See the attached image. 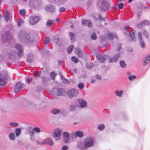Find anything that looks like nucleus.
I'll use <instances>...</instances> for the list:
<instances>
[{
    "mask_svg": "<svg viewBox=\"0 0 150 150\" xmlns=\"http://www.w3.org/2000/svg\"><path fill=\"white\" fill-rule=\"evenodd\" d=\"M79 106L81 108H85L87 107V103L83 99H79L78 100Z\"/></svg>",
    "mask_w": 150,
    "mask_h": 150,
    "instance_id": "14",
    "label": "nucleus"
},
{
    "mask_svg": "<svg viewBox=\"0 0 150 150\" xmlns=\"http://www.w3.org/2000/svg\"><path fill=\"white\" fill-rule=\"evenodd\" d=\"M60 76L61 78L64 83L67 84H69V82L68 80L65 79L61 74H60Z\"/></svg>",
    "mask_w": 150,
    "mask_h": 150,
    "instance_id": "32",
    "label": "nucleus"
},
{
    "mask_svg": "<svg viewBox=\"0 0 150 150\" xmlns=\"http://www.w3.org/2000/svg\"><path fill=\"white\" fill-rule=\"evenodd\" d=\"M75 52L79 57L82 58L83 56V53L79 48L75 49Z\"/></svg>",
    "mask_w": 150,
    "mask_h": 150,
    "instance_id": "23",
    "label": "nucleus"
},
{
    "mask_svg": "<svg viewBox=\"0 0 150 150\" xmlns=\"http://www.w3.org/2000/svg\"><path fill=\"white\" fill-rule=\"evenodd\" d=\"M81 23L82 25H86L89 27L92 26V24L90 21L88 20H83Z\"/></svg>",
    "mask_w": 150,
    "mask_h": 150,
    "instance_id": "21",
    "label": "nucleus"
},
{
    "mask_svg": "<svg viewBox=\"0 0 150 150\" xmlns=\"http://www.w3.org/2000/svg\"><path fill=\"white\" fill-rule=\"evenodd\" d=\"M77 148L80 150H85L86 149L85 144L83 142L80 141L78 143Z\"/></svg>",
    "mask_w": 150,
    "mask_h": 150,
    "instance_id": "19",
    "label": "nucleus"
},
{
    "mask_svg": "<svg viewBox=\"0 0 150 150\" xmlns=\"http://www.w3.org/2000/svg\"><path fill=\"white\" fill-rule=\"evenodd\" d=\"M123 91L122 90L119 91L116 90L115 91V95L118 96L120 97L122 96L123 94Z\"/></svg>",
    "mask_w": 150,
    "mask_h": 150,
    "instance_id": "29",
    "label": "nucleus"
},
{
    "mask_svg": "<svg viewBox=\"0 0 150 150\" xmlns=\"http://www.w3.org/2000/svg\"><path fill=\"white\" fill-rule=\"evenodd\" d=\"M34 131L37 133H39L40 132V129L38 127H35L33 129L31 127H29L28 128V132L30 137L31 141L33 142H35V141Z\"/></svg>",
    "mask_w": 150,
    "mask_h": 150,
    "instance_id": "3",
    "label": "nucleus"
},
{
    "mask_svg": "<svg viewBox=\"0 0 150 150\" xmlns=\"http://www.w3.org/2000/svg\"><path fill=\"white\" fill-rule=\"evenodd\" d=\"M105 125L103 124H101L98 125L97 128L100 131H103L105 128Z\"/></svg>",
    "mask_w": 150,
    "mask_h": 150,
    "instance_id": "34",
    "label": "nucleus"
},
{
    "mask_svg": "<svg viewBox=\"0 0 150 150\" xmlns=\"http://www.w3.org/2000/svg\"><path fill=\"white\" fill-rule=\"evenodd\" d=\"M93 64L91 63H89L87 64V68L90 69L93 67Z\"/></svg>",
    "mask_w": 150,
    "mask_h": 150,
    "instance_id": "52",
    "label": "nucleus"
},
{
    "mask_svg": "<svg viewBox=\"0 0 150 150\" xmlns=\"http://www.w3.org/2000/svg\"><path fill=\"white\" fill-rule=\"evenodd\" d=\"M50 40L48 37L46 38L44 40V42L45 44H48L50 43Z\"/></svg>",
    "mask_w": 150,
    "mask_h": 150,
    "instance_id": "49",
    "label": "nucleus"
},
{
    "mask_svg": "<svg viewBox=\"0 0 150 150\" xmlns=\"http://www.w3.org/2000/svg\"><path fill=\"white\" fill-rule=\"evenodd\" d=\"M20 14L21 15H23L25 14V11L24 9H22L20 11Z\"/></svg>",
    "mask_w": 150,
    "mask_h": 150,
    "instance_id": "55",
    "label": "nucleus"
},
{
    "mask_svg": "<svg viewBox=\"0 0 150 150\" xmlns=\"http://www.w3.org/2000/svg\"><path fill=\"white\" fill-rule=\"evenodd\" d=\"M121 45L120 44H119L118 45V48L117 49V50L118 52V53L115 55L111 57L109 60L110 63H112L117 62L119 58L120 57V55L122 54L123 51L121 47Z\"/></svg>",
    "mask_w": 150,
    "mask_h": 150,
    "instance_id": "2",
    "label": "nucleus"
},
{
    "mask_svg": "<svg viewBox=\"0 0 150 150\" xmlns=\"http://www.w3.org/2000/svg\"><path fill=\"white\" fill-rule=\"evenodd\" d=\"M68 147L66 146H63L62 147V150H67V149H68Z\"/></svg>",
    "mask_w": 150,
    "mask_h": 150,
    "instance_id": "62",
    "label": "nucleus"
},
{
    "mask_svg": "<svg viewBox=\"0 0 150 150\" xmlns=\"http://www.w3.org/2000/svg\"><path fill=\"white\" fill-rule=\"evenodd\" d=\"M71 60L75 63H76L78 61V59L75 56H73L71 58Z\"/></svg>",
    "mask_w": 150,
    "mask_h": 150,
    "instance_id": "44",
    "label": "nucleus"
},
{
    "mask_svg": "<svg viewBox=\"0 0 150 150\" xmlns=\"http://www.w3.org/2000/svg\"><path fill=\"white\" fill-rule=\"evenodd\" d=\"M69 34L71 42H74L75 41L74 34L72 32H70Z\"/></svg>",
    "mask_w": 150,
    "mask_h": 150,
    "instance_id": "27",
    "label": "nucleus"
},
{
    "mask_svg": "<svg viewBox=\"0 0 150 150\" xmlns=\"http://www.w3.org/2000/svg\"><path fill=\"white\" fill-rule=\"evenodd\" d=\"M108 36H109L110 38V40H112L113 39V37L114 36L115 38H117V36L115 34H114L113 35L111 33H108Z\"/></svg>",
    "mask_w": 150,
    "mask_h": 150,
    "instance_id": "38",
    "label": "nucleus"
},
{
    "mask_svg": "<svg viewBox=\"0 0 150 150\" xmlns=\"http://www.w3.org/2000/svg\"><path fill=\"white\" fill-rule=\"evenodd\" d=\"M48 79L47 77L46 76H43L42 77V79L43 81H46Z\"/></svg>",
    "mask_w": 150,
    "mask_h": 150,
    "instance_id": "58",
    "label": "nucleus"
},
{
    "mask_svg": "<svg viewBox=\"0 0 150 150\" xmlns=\"http://www.w3.org/2000/svg\"><path fill=\"white\" fill-rule=\"evenodd\" d=\"M91 38L93 40H95L96 39V35L95 33H93L92 34L91 36Z\"/></svg>",
    "mask_w": 150,
    "mask_h": 150,
    "instance_id": "50",
    "label": "nucleus"
},
{
    "mask_svg": "<svg viewBox=\"0 0 150 150\" xmlns=\"http://www.w3.org/2000/svg\"><path fill=\"white\" fill-rule=\"evenodd\" d=\"M141 14L142 12H139L137 13V16L138 18L141 16Z\"/></svg>",
    "mask_w": 150,
    "mask_h": 150,
    "instance_id": "63",
    "label": "nucleus"
},
{
    "mask_svg": "<svg viewBox=\"0 0 150 150\" xmlns=\"http://www.w3.org/2000/svg\"><path fill=\"white\" fill-rule=\"evenodd\" d=\"M62 130L60 129H55L54 131L53 137L55 138V140H57L60 138Z\"/></svg>",
    "mask_w": 150,
    "mask_h": 150,
    "instance_id": "12",
    "label": "nucleus"
},
{
    "mask_svg": "<svg viewBox=\"0 0 150 150\" xmlns=\"http://www.w3.org/2000/svg\"><path fill=\"white\" fill-rule=\"evenodd\" d=\"M23 88V84L20 82L17 83L15 86L14 91L15 93L19 91Z\"/></svg>",
    "mask_w": 150,
    "mask_h": 150,
    "instance_id": "15",
    "label": "nucleus"
},
{
    "mask_svg": "<svg viewBox=\"0 0 150 150\" xmlns=\"http://www.w3.org/2000/svg\"><path fill=\"white\" fill-rule=\"evenodd\" d=\"M33 74L35 77H39L40 76V74L38 71H35L34 72Z\"/></svg>",
    "mask_w": 150,
    "mask_h": 150,
    "instance_id": "54",
    "label": "nucleus"
},
{
    "mask_svg": "<svg viewBox=\"0 0 150 150\" xmlns=\"http://www.w3.org/2000/svg\"><path fill=\"white\" fill-rule=\"evenodd\" d=\"M98 18L100 20H103V19L102 18L101 16L100 15L99 16Z\"/></svg>",
    "mask_w": 150,
    "mask_h": 150,
    "instance_id": "64",
    "label": "nucleus"
},
{
    "mask_svg": "<svg viewBox=\"0 0 150 150\" xmlns=\"http://www.w3.org/2000/svg\"><path fill=\"white\" fill-rule=\"evenodd\" d=\"M33 58V55L31 53H29L28 55L27 61L29 62H31Z\"/></svg>",
    "mask_w": 150,
    "mask_h": 150,
    "instance_id": "28",
    "label": "nucleus"
},
{
    "mask_svg": "<svg viewBox=\"0 0 150 150\" xmlns=\"http://www.w3.org/2000/svg\"><path fill=\"white\" fill-rule=\"evenodd\" d=\"M76 106V104L71 105L69 107V110L71 111H74L75 110Z\"/></svg>",
    "mask_w": 150,
    "mask_h": 150,
    "instance_id": "30",
    "label": "nucleus"
},
{
    "mask_svg": "<svg viewBox=\"0 0 150 150\" xmlns=\"http://www.w3.org/2000/svg\"><path fill=\"white\" fill-rule=\"evenodd\" d=\"M65 8L64 7H61L59 9L60 12H62L65 11Z\"/></svg>",
    "mask_w": 150,
    "mask_h": 150,
    "instance_id": "61",
    "label": "nucleus"
},
{
    "mask_svg": "<svg viewBox=\"0 0 150 150\" xmlns=\"http://www.w3.org/2000/svg\"><path fill=\"white\" fill-rule=\"evenodd\" d=\"M129 35L130 38L133 41H135L136 39L135 35L134 32L130 31L129 32Z\"/></svg>",
    "mask_w": 150,
    "mask_h": 150,
    "instance_id": "31",
    "label": "nucleus"
},
{
    "mask_svg": "<svg viewBox=\"0 0 150 150\" xmlns=\"http://www.w3.org/2000/svg\"><path fill=\"white\" fill-rule=\"evenodd\" d=\"M8 78V76L7 71H4L0 73V85L4 86Z\"/></svg>",
    "mask_w": 150,
    "mask_h": 150,
    "instance_id": "4",
    "label": "nucleus"
},
{
    "mask_svg": "<svg viewBox=\"0 0 150 150\" xmlns=\"http://www.w3.org/2000/svg\"><path fill=\"white\" fill-rule=\"evenodd\" d=\"M136 78V76L134 75L130 76H129L128 78L130 81H132L135 79Z\"/></svg>",
    "mask_w": 150,
    "mask_h": 150,
    "instance_id": "48",
    "label": "nucleus"
},
{
    "mask_svg": "<svg viewBox=\"0 0 150 150\" xmlns=\"http://www.w3.org/2000/svg\"><path fill=\"white\" fill-rule=\"evenodd\" d=\"M11 34L9 31L5 32L2 36V40L4 42L10 41L11 38Z\"/></svg>",
    "mask_w": 150,
    "mask_h": 150,
    "instance_id": "5",
    "label": "nucleus"
},
{
    "mask_svg": "<svg viewBox=\"0 0 150 150\" xmlns=\"http://www.w3.org/2000/svg\"><path fill=\"white\" fill-rule=\"evenodd\" d=\"M40 18L38 16H33L30 17L29 22L30 24L34 25L36 24L40 20Z\"/></svg>",
    "mask_w": 150,
    "mask_h": 150,
    "instance_id": "10",
    "label": "nucleus"
},
{
    "mask_svg": "<svg viewBox=\"0 0 150 150\" xmlns=\"http://www.w3.org/2000/svg\"><path fill=\"white\" fill-rule=\"evenodd\" d=\"M79 91L78 90L75 89H71L69 90L67 92L68 96L70 98L77 96Z\"/></svg>",
    "mask_w": 150,
    "mask_h": 150,
    "instance_id": "11",
    "label": "nucleus"
},
{
    "mask_svg": "<svg viewBox=\"0 0 150 150\" xmlns=\"http://www.w3.org/2000/svg\"><path fill=\"white\" fill-rule=\"evenodd\" d=\"M37 0H30L29 2V5L30 7H33L37 4Z\"/></svg>",
    "mask_w": 150,
    "mask_h": 150,
    "instance_id": "25",
    "label": "nucleus"
},
{
    "mask_svg": "<svg viewBox=\"0 0 150 150\" xmlns=\"http://www.w3.org/2000/svg\"><path fill=\"white\" fill-rule=\"evenodd\" d=\"M54 41L56 43H57L59 41V38L57 35H55L53 37Z\"/></svg>",
    "mask_w": 150,
    "mask_h": 150,
    "instance_id": "46",
    "label": "nucleus"
},
{
    "mask_svg": "<svg viewBox=\"0 0 150 150\" xmlns=\"http://www.w3.org/2000/svg\"><path fill=\"white\" fill-rule=\"evenodd\" d=\"M136 27L138 28H141L143 26L142 24V22L139 24H138L136 25Z\"/></svg>",
    "mask_w": 150,
    "mask_h": 150,
    "instance_id": "57",
    "label": "nucleus"
},
{
    "mask_svg": "<svg viewBox=\"0 0 150 150\" xmlns=\"http://www.w3.org/2000/svg\"><path fill=\"white\" fill-rule=\"evenodd\" d=\"M100 38L102 40H104L106 39V37L104 35H101L100 36Z\"/></svg>",
    "mask_w": 150,
    "mask_h": 150,
    "instance_id": "59",
    "label": "nucleus"
},
{
    "mask_svg": "<svg viewBox=\"0 0 150 150\" xmlns=\"http://www.w3.org/2000/svg\"><path fill=\"white\" fill-rule=\"evenodd\" d=\"M18 37L20 40L23 41L26 43L31 42L34 40L33 37H31L30 34L23 31L19 32Z\"/></svg>",
    "mask_w": 150,
    "mask_h": 150,
    "instance_id": "1",
    "label": "nucleus"
},
{
    "mask_svg": "<svg viewBox=\"0 0 150 150\" xmlns=\"http://www.w3.org/2000/svg\"><path fill=\"white\" fill-rule=\"evenodd\" d=\"M73 48V45H71L69 46L67 49V51L69 53H70V52L72 51V50Z\"/></svg>",
    "mask_w": 150,
    "mask_h": 150,
    "instance_id": "51",
    "label": "nucleus"
},
{
    "mask_svg": "<svg viewBox=\"0 0 150 150\" xmlns=\"http://www.w3.org/2000/svg\"><path fill=\"white\" fill-rule=\"evenodd\" d=\"M60 112L61 114L64 116L66 115L67 114V110L64 109L60 110Z\"/></svg>",
    "mask_w": 150,
    "mask_h": 150,
    "instance_id": "42",
    "label": "nucleus"
},
{
    "mask_svg": "<svg viewBox=\"0 0 150 150\" xmlns=\"http://www.w3.org/2000/svg\"><path fill=\"white\" fill-rule=\"evenodd\" d=\"M60 110H58L57 109H53L52 111V113L54 114H57L60 113Z\"/></svg>",
    "mask_w": 150,
    "mask_h": 150,
    "instance_id": "36",
    "label": "nucleus"
},
{
    "mask_svg": "<svg viewBox=\"0 0 150 150\" xmlns=\"http://www.w3.org/2000/svg\"><path fill=\"white\" fill-rule=\"evenodd\" d=\"M150 62V55H148L146 57L144 61L143 65L145 66Z\"/></svg>",
    "mask_w": 150,
    "mask_h": 150,
    "instance_id": "26",
    "label": "nucleus"
},
{
    "mask_svg": "<svg viewBox=\"0 0 150 150\" xmlns=\"http://www.w3.org/2000/svg\"><path fill=\"white\" fill-rule=\"evenodd\" d=\"M56 75L57 74L55 73L54 72H52L50 74V77L52 79L54 80Z\"/></svg>",
    "mask_w": 150,
    "mask_h": 150,
    "instance_id": "40",
    "label": "nucleus"
},
{
    "mask_svg": "<svg viewBox=\"0 0 150 150\" xmlns=\"http://www.w3.org/2000/svg\"><path fill=\"white\" fill-rule=\"evenodd\" d=\"M138 37L140 46L142 48H145L146 47V45L142 39V34L141 33L139 32L138 33Z\"/></svg>",
    "mask_w": 150,
    "mask_h": 150,
    "instance_id": "16",
    "label": "nucleus"
},
{
    "mask_svg": "<svg viewBox=\"0 0 150 150\" xmlns=\"http://www.w3.org/2000/svg\"><path fill=\"white\" fill-rule=\"evenodd\" d=\"M96 57L98 60L100 62L103 63L105 60L107 56L105 55L103 56L100 54H98L97 55Z\"/></svg>",
    "mask_w": 150,
    "mask_h": 150,
    "instance_id": "20",
    "label": "nucleus"
},
{
    "mask_svg": "<svg viewBox=\"0 0 150 150\" xmlns=\"http://www.w3.org/2000/svg\"><path fill=\"white\" fill-rule=\"evenodd\" d=\"M10 126L13 127H17L18 125V124L16 122H11L9 123Z\"/></svg>",
    "mask_w": 150,
    "mask_h": 150,
    "instance_id": "39",
    "label": "nucleus"
},
{
    "mask_svg": "<svg viewBox=\"0 0 150 150\" xmlns=\"http://www.w3.org/2000/svg\"><path fill=\"white\" fill-rule=\"evenodd\" d=\"M96 77L97 79L99 80H100L101 79V76L99 75L98 74L96 75Z\"/></svg>",
    "mask_w": 150,
    "mask_h": 150,
    "instance_id": "60",
    "label": "nucleus"
},
{
    "mask_svg": "<svg viewBox=\"0 0 150 150\" xmlns=\"http://www.w3.org/2000/svg\"><path fill=\"white\" fill-rule=\"evenodd\" d=\"M15 48L18 52V55L20 57H22L23 54V47L20 44H18L15 45Z\"/></svg>",
    "mask_w": 150,
    "mask_h": 150,
    "instance_id": "9",
    "label": "nucleus"
},
{
    "mask_svg": "<svg viewBox=\"0 0 150 150\" xmlns=\"http://www.w3.org/2000/svg\"><path fill=\"white\" fill-rule=\"evenodd\" d=\"M98 3L99 7L102 10H106L109 7V4L106 1L100 0Z\"/></svg>",
    "mask_w": 150,
    "mask_h": 150,
    "instance_id": "6",
    "label": "nucleus"
},
{
    "mask_svg": "<svg viewBox=\"0 0 150 150\" xmlns=\"http://www.w3.org/2000/svg\"><path fill=\"white\" fill-rule=\"evenodd\" d=\"M64 141L65 143H68L69 140L70 134L69 133L65 132L63 134Z\"/></svg>",
    "mask_w": 150,
    "mask_h": 150,
    "instance_id": "17",
    "label": "nucleus"
},
{
    "mask_svg": "<svg viewBox=\"0 0 150 150\" xmlns=\"http://www.w3.org/2000/svg\"><path fill=\"white\" fill-rule=\"evenodd\" d=\"M23 21L22 19H19L18 22V25L19 27H20L22 24V23H23Z\"/></svg>",
    "mask_w": 150,
    "mask_h": 150,
    "instance_id": "47",
    "label": "nucleus"
},
{
    "mask_svg": "<svg viewBox=\"0 0 150 150\" xmlns=\"http://www.w3.org/2000/svg\"><path fill=\"white\" fill-rule=\"evenodd\" d=\"M120 66L122 68H124L126 67V65L125 62L123 60L121 61L120 62Z\"/></svg>",
    "mask_w": 150,
    "mask_h": 150,
    "instance_id": "37",
    "label": "nucleus"
},
{
    "mask_svg": "<svg viewBox=\"0 0 150 150\" xmlns=\"http://www.w3.org/2000/svg\"><path fill=\"white\" fill-rule=\"evenodd\" d=\"M143 26L149 25L150 24V22L146 20H144L142 22Z\"/></svg>",
    "mask_w": 150,
    "mask_h": 150,
    "instance_id": "43",
    "label": "nucleus"
},
{
    "mask_svg": "<svg viewBox=\"0 0 150 150\" xmlns=\"http://www.w3.org/2000/svg\"><path fill=\"white\" fill-rule=\"evenodd\" d=\"M52 93L57 96L64 95L66 93V91L62 88H54L52 90Z\"/></svg>",
    "mask_w": 150,
    "mask_h": 150,
    "instance_id": "7",
    "label": "nucleus"
},
{
    "mask_svg": "<svg viewBox=\"0 0 150 150\" xmlns=\"http://www.w3.org/2000/svg\"><path fill=\"white\" fill-rule=\"evenodd\" d=\"M124 6V4L122 3H120L118 5V8L120 9H122Z\"/></svg>",
    "mask_w": 150,
    "mask_h": 150,
    "instance_id": "56",
    "label": "nucleus"
},
{
    "mask_svg": "<svg viewBox=\"0 0 150 150\" xmlns=\"http://www.w3.org/2000/svg\"><path fill=\"white\" fill-rule=\"evenodd\" d=\"M84 86V84L82 83H81L79 84L78 85L79 88L80 89H82L83 88Z\"/></svg>",
    "mask_w": 150,
    "mask_h": 150,
    "instance_id": "53",
    "label": "nucleus"
},
{
    "mask_svg": "<svg viewBox=\"0 0 150 150\" xmlns=\"http://www.w3.org/2000/svg\"><path fill=\"white\" fill-rule=\"evenodd\" d=\"M4 18L5 19L6 22H7L9 19H11L12 17L9 14V11H7L4 15Z\"/></svg>",
    "mask_w": 150,
    "mask_h": 150,
    "instance_id": "24",
    "label": "nucleus"
},
{
    "mask_svg": "<svg viewBox=\"0 0 150 150\" xmlns=\"http://www.w3.org/2000/svg\"><path fill=\"white\" fill-rule=\"evenodd\" d=\"M45 9L46 11L51 12H54L55 10L54 7L53 6L50 5L47 6Z\"/></svg>",
    "mask_w": 150,
    "mask_h": 150,
    "instance_id": "22",
    "label": "nucleus"
},
{
    "mask_svg": "<svg viewBox=\"0 0 150 150\" xmlns=\"http://www.w3.org/2000/svg\"><path fill=\"white\" fill-rule=\"evenodd\" d=\"M85 144L86 148L90 147L94 144V140L91 137H87L85 140Z\"/></svg>",
    "mask_w": 150,
    "mask_h": 150,
    "instance_id": "8",
    "label": "nucleus"
},
{
    "mask_svg": "<svg viewBox=\"0 0 150 150\" xmlns=\"http://www.w3.org/2000/svg\"><path fill=\"white\" fill-rule=\"evenodd\" d=\"M83 136V134L82 131H78L76 132L72 133L71 134V137L74 139L77 136L79 137L80 138H82Z\"/></svg>",
    "mask_w": 150,
    "mask_h": 150,
    "instance_id": "13",
    "label": "nucleus"
},
{
    "mask_svg": "<svg viewBox=\"0 0 150 150\" xmlns=\"http://www.w3.org/2000/svg\"><path fill=\"white\" fill-rule=\"evenodd\" d=\"M21 132V129L20 128H17L15 129V134L16 137H18Z\"/></svg>",
    "mask_w": 150,
    "mask_h": 150,
    "instance_id": "33",
    "label": "nucleus"
},
{
    "mask_svg": "<svg viewBox=\"0 0 150 150\" xmlns=\"http://www.w3.org/2000/svg\"><path fill=\"white\" fill-rule=\"evenodd\" d=\"M40 144H46L52 146L53 144V142L51 139L47 138L43 140L40 143Z\"/></svg>",
    "mask_w": 150,
    "mask_h": 150,
    "instance_id": "18",
    "label": "nucleus"
},
{
    "mask_svg": "<svg viewBox=\"0 0 150 150\" xmlns=\"http://www.w3.org/2000/svg\"><path fill=\"white\" fill-rule=\"evenodd\" d=\"M9 138L11 140H14L15 138V134L13 133H11L9 135Z\"/></svg>",
    "mask_w": 150,
    "mask_h": 150,
    "instance_id": "35",
    "label": "nucleus"
},
{
    "mask_svg": "<svg viewBox=\"0 0 150 150\" xmlns=\"http://www.w3.org/2000/svg\"><path fill=\"white\" fill-rule=\"evenodd\" d=\"M54 21L53 20H48L47 23V27H50L53 24Z\"/></svg>",
    "mask_w": 150,
    "mask_h": 150,
    "instance_id": "41",
    "label": "nucleus"
},
{
    "mask_svg": "<svg viewBox=\"0 0 150 150\" xmlns=\"http://www.w3.org/2000/svg\"><path fill=\"white\" fill-rule=\"evenodd\" d=\"M142 33L143 35L146 37V38H148V33L146 30H142Z\"/></svg>",
    "mask_w": 150,
    "mask_h": 150,
    "instance_id": "45",
    "label": "nucleus"
}]
</instances>
